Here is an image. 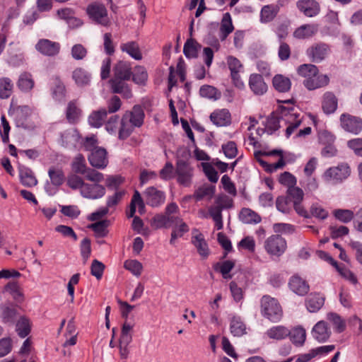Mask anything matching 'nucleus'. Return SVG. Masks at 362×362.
Instances as JSON below:
<instances>
[{
  "label": "nucleus",
  "mask_w": 362,
  "mask_h": 362,
  "mask_svg": "<svg viewBox=\"0 0 362 362\" xmlns=\"http://www.w3.org/2000/svg\"><path fill=\"white\" fill-rule=\"evenodd\" d=\"M199 94L203 98L212 100H218L221 94L215 87L209 85H204L199 89Z\"/></svg>",
  "instance_id": "603ef678"
},
{
  "label": "nucleus",
  "mask_w": 362,
  "mask_h": 362,
  "mask_svg": "<svg viewBox=\"0 0 362 362\" xmlns=\"http://www.w3.org/2000/svg\"><path fill=\"white\" fill-rule=\"evenodd\" d=\"M333 214L337 219L344 223L350 222L354 217V211L349 209H335Z\"/></svg>",
  "instance_id": "e2e57ef3"
},
{
  "label": "nucleus",
  "mask_w": 362,
  "mask_h": 362,
  "mask_svg": "<svg viewBox=\"0 0 362 362\" xmlns=\"http://www.w3.org/2000/svg\"><path fill=\"white\" fill-rule=\"evenodd\" d=\"M351 174L350 167L347 163H341L337 166L331 167L324 173V178L327 182H332L334 184L341 182Z\"/></svg>",
  "instance_id": "39448f33"
},
{
  "label": "nucleus",
  "mask_w": 362,
  "mask_h": 362,
  "mask_svg": "<svg viewBox=\"0 0 362 362\" xmlns=\"http://www.w3.org/2000/svg\"><path fill=\"white\" fill-rule=\"evenodd\" d=\"M107 114V110L105 108L93 111L88 117V123L91 127L98 128L100 127Z\"/></svg>",
  "instance_id": "a19ab883"
},
{
  "label": "nucleus",
  "mask_w": 362,
  "mask_h": 362,
  "mask_svg": "<svg viewBox=\"0 0 362 362\" xmlns=\"http://www.w3.org/2000/svg\"><path fill=\"white\" fill-rule=\"evenodd\" d=\"M16 330L21 338L27 337L31 330V323L25 317H21L16 325Z\"/></svg>",
  "instance_id": "49530a36"
},
{
  "label": "nucleus",
  "mask_w": 362,
  "mask_h": 362,
  "mask_svg": "<svg viewBox=\"0 0 362 362\" xmlns=\"http://www.w3.org/2000/svg\"><path fill=\"white\" fill-rule=\"evenodd\" d=\"M291 341L296 346H301L304 344L306 337L305 330L302 327H296L290 330L288 335Z\"/></svg>",
  "instance_id": "09e8293b"
},
{
  "label": "nucleus",
  "mask_w": 362,
  "mask_h": 362,
  "mask_svg": "<svg viewBox=\"0 0 362 362\" xmlns=\"http://www.w3.org/2000/svg\"><path fill=\"white\" fill-rule=\"evenodd\" d=\"M342 128L346 132L358 134L362 130V119L348 114H342L340 117Z\"/></svg>",
  "instance_id": "f8f14e48"
},
{
  "label": "nucleus",
  "mask_w": 362,
  "mask_h": 362,
  "mask_svg": "<svg viewBox=\"0 0 362 362\" xmlns=\"http://www.w3.org/2000/svg\"><path fill=\"white\" fill-rule=\"evenodd\" d=\"M264 247L269 255L279 257L286 251L287 244L281 235H272L265 240Z\"/></svg>",
  "instance_id": "423d86ee"
},
{
  "label": "nucleus",
  "mask_w": 362,
  "mask_h": 362,
  "mask_svg": "<svg viewBox=\"0 0 362 362\" xmlns=\"http://www.w3.org/2000/svg\"><path fill=\"white\" fill-rule=\"evenodd\" d=\"M296 6L300 12L308 17H314L320 11V4L315 0H299L296 3Z\"/></svg>",
  "instance_id": "a211bd4d"
},
{
  "label": "nucleus",
  "mask_w": 362,
  "mask_h": 362,
  "mask_svg": "<svg viewBox=\"0 0 362 362\" xmlns=\"http://www.w3.org/2000/svg\"><path fill=\"white\" fill-rule=\"evenodd\" d=\"M19 175L21 182L24 186L32 187L37 184V180L30 168L20 165Z\"/></svg>",
  "instance_id": "cd10ccee"
},
{
  "label": "nucleus",
  "mask_w": 362,
  "mask_h": 362,
  "mask_svg": "<svg viewBox=\"0 0 362 362\" xmlns=\"http://www.w3.org/2000/svg\"><path fill=\"white\" fill-rule=\"evenodd\" d=\"M51 93L52 98L57 101L63 100L66 96V90L65 85L57 76L52 79Z\"/></svg>",
  "instance_id": "c85d7f7f"
},
{
  "label": "nucleus",
  "mask_w": 362,
  "mask_h": 362,
  "mask_svg": "<svg viewBox=\"0 0 362 362\" xmlns=\"http://www.w3.org/2000/svg\"><path fill=\"white\" fill-rule=\"evenodd\" d=\"M18 315L17 308L11 304L0 305V317L4 323L12 325Z\"/></svg>",
  "instance_id": "4be33fe9"
},
{
  "label": "nucleus",
  "mask_w": 362,
  "mask_h": 362,
  "mask_svg": "<svg viewBox=\"0 0 362 362\" xmlns=\"http://www.w3.org/2000/svg\"><path fill=\"white\" fill-rule=\"evenodd\" d=\"M48 175L52 184L57 187L62 185L65 180L62 170L59 168H50L48 170Z\"/></svg>",
  "instance_id": "4d7b16f0"
},
{
  "label": "nucleus",
  "mask_w": 362,
  "mask_h": 362,
  "mask_svg": "<svg viewBox=\"0 0 362 362\" xmlns=\"http://www.w3.org/2000/svg\"><path fill=\"white\" fill-rule=\"evenodd\" d=\"M278 8L274 4L266 5L262 8L260 12V21L262 23L272 21L278 13Z\"/></svg>",
  "instance_id": "de8ad7c7"
},
{
  "label": "nucleus",
  "mask_w": 362,
  "mask_h": 362,
  "mask_svg": "<svg viewBox=\"0 0 362 362\" xmlns=\"http://www.w3.org/2000/svg\"><path fill=\"white\" fill-rule=\"evenodd\" d=\"M90 74L84 69L78 67L72 72V78L78 86H85L90 81Z\"/></svg>",
  "instance_id": "72a5a7b5"
},
{
  "label": "nucleus",
  "mask_w": 362,
  "mask_h": 362,
  "mask_svg": "<svg viewBox=\"0 0 362 362\" xmlns=\"http://www.w3.org/2000/svg\"><path fill=\"white\" fill-rule=\"evenodd\" d=\"M133 326L127 322H124L122 327L121 335L119 338V344L122 346H128L132 341V330Z\"/></svg>",
  "instance_id": "13d9d810"
},
{
  "label": "nucleus",
  "mask_w": 362,
  "mask_h": 362,
  "mask_svg": "<svg viewBox=\"0 0 362 362\" xmlns=\"http://www.w3.org/2000/svg\"><path fill=\"white\" fill-rule=\"evenodd\" d=\"M262 315L272 322H277L282 317V310L278 301L269 296L261 299Z\"/></svg>",
  "instance_id": "7ed1b4c3"
},
{
  "label": "nucleus",
  "mask_w": 362,
  "mask_h": 362,
  "mask_svg": "<svg viewBox=\"0 0 362 362\" xmlns=\"http://www.w3.org/2000/svg\"><path fill=\"white\" fill-rule=\"evenodd\" d=\"M132 80L138 85H145L148 79V74L144 66H137L132 73Z\"/></svg>",
  "instance_id": "864d4df0"
},
{
  "label": "nucleus",
  "mask_w": 362,
  "mask_h": 362,
  "mask_svg": "<svg viewBox=\"0 0 362 362\" xmlns=\"http://www.w3.org/2000/svg\"><path fill=\"white\" fill-rule=\"evenodd\" d=\"M89 18L95 23L104 27L110 25L111 21L108 17L107 10L105 6L97 2L90 4L86 8Z\"/></svg>",
  "instance_id": "20e7f679"
},
{
  "label": "nucleus",
  "mask_w": 362,
  "mask_h": 362,
  "mask_svg": "<svg viewBox=\"0 0 362 362\" xmlns=\"http://www.w3.org/2000/svg\"><path fill=\"white\" fill-rule=\"evenodd\" d=\"M215 193V187L208 184L203 185L198 187L193 194L194 198L197 201H200L204 197L211 199Z\"/></svg>",
  "instance_id": "c03bdc74"
},
{
  "label": "nucleus",
  "mask_w": 362,
  "mask_h": 362,
  "mask_svg": "<svg viewBox=\"0 0 362 362\" xmlns=\"http://www.w3.org/2000/svg\"><path fill=\"white\" fill-rule=\"evenodd\" d=\"M105 187L99 183H86L81 190V195L89 199H98L105 194Z\"/></svg>",
  "instance_id": "ddd939ff"
},
{
  "label": "nucleus",
  "mask_w": 362,
  "mask_h": 362,
  "mask_svg": "<svg viewBox=\"0 0 362 362\" xmlns=\"http://www.w3.org/2000/svg\"><path fill=\"white\" fill-rule=\"evenodd\" d=\"M115 78L130 79L132 75L130 64L127 62H118L113 69Z\"/></svg>",
  "instance_id": "c756f323"
},
{
  "label": "nucleus",
  "mask_w": 362,
  "mask_h": 362,
  "mask_svg": "<svg viewBox=\"0 0 362 362\" xmlns=\"http://www.w3.org/2000/svg\"><path fill=\"white\" fill-rule=\"evenodd\" d=\"M338 105V100L334 93L326 92L322 97V107L325 114L334 113Z\"/></svg>",
  "instance_id": "bb28decb"
},
{
  "label": "nucleus",
  "mask_w": 362,
  "mask_h": 362,
  "mask_svg": "<svg viewBox=\"0 0 362 362\" xmlns=\"http://www.w3.org/2000/svg\"><path fill=\"white\" fill-rule=\"evenodd\" d=\"M248 85L251 91L256 95H262L268 90L262 76L258 74H252L249 77Z\"/></svg>",
  "instance_id": "f3484780"
},
{
  "label": "nucleus",
  "mask_w": 362,
  "mask_h": 362,
  "mask_svg": "<svg viewBox=\"0 0 362 362\" xmlns=\"http://www.w3.org/2000/svg\"><path fill=\"white\" fill-rule=\"evenodd\" d=\"M330 47L325 42L313 44L306 50L307 56L313 62H322L330 53Z\"/></svg>",
  "instance_id": "1a4fd4ad"
},
{
  "label": "nucleus",
  "mask_w": 362,
  "mask_h": 362,
  "mask_svg": "<svg viewBox=\"0 0 362 362\" xmlns=\"http://www.w3.org/2000/svg\"><path fill=\"white\" fill-rule=\"evenodd\" d=\"M175 174L177 182L185 187H189L192 183L193 169L188 163L178 160L176 163Z\"/></svg>",
  "instance_id": "6e6552de"
},
{
  "label": "nucleus",
  "mask_w": 362,
  "mask_h": 362,
  "mask_svg": "<svg viewBox=\"0 0 362 362\" xmlns=\"http://www.w3.org/2000/svg\"><path fill=\"white\" fill-rule=\"evenodd\" d=\"M282 106L279 105V112H273L267 119L266 129L269 134H272L280 127L279 123L280 121H282L281 117V107Z\"/></svg>",
  "instance_id": "a18cd8bd"
},
{
  "label": "nucleus",
  "mask_w": 362,
  "mask_h": 362,
  "mask_svg": "<svg viewBox=\"0 0 362 362\" xmlns=\"http://www.w3.org/2000/svg\"><path fill=\"white\" fill-rule=\"evenodd\" d=\"M318 30V26L315 24H306L297 28L293 33L295 37L305 39L315 35Z\"/></svg>",
  "instance_id": "473e14b6"
},
{
  "label": "nucleus",
  "mask_w": 362,
  "mask_h": 362,
  "mask_svg": "<svg viewBox=\"0 0 362 362\" xmlns=\"http://www.w3.org/2000/svg\"><path fill=\"white\" fill-rule=\"evenodd\" d=\"M286 197L293 203V207L296 212L305 218L308 217V213L301 204L304 197V192L302 189L296 185L287 189Z\"/></svg>",
  "instance_id": "0eeeda50"
},
{
  "label": "nucleus",
  "mask_w": 362,
  "mask_h": 362,
  "mask_svg": "<svg viewBox=\"0 0 362 362\" xmlns=\"http://www.w3.org/2000/svg\"><path fill=\"white\" fill-rule=\"evenodd\" d=\"M124 267L134 275L139 276L142 272V264L136 259H129L124 262Z\"/></svg>",
  "instance_id": "69168bd1"
},
{
  "label": "nucleus",
  "mask_w": 362,
  "mask_h": 362,
  "mask_svg": "<svg viewBox=\"0 0 362 362\" xmlns=\"http://www.w3.org/2000/svg\"><path fill=\"white\" fill-rule=\"evenodd\" d=\"M327 318L333 325L336 332L341 333L344 331L345 322L337 313H329L327 314Z\"/></svg>",
  "instance_id": "052dcab7"
},
{
  "label": "nucleus",
  "mask_w": 362,
  "mask_h": 362,
  "mask_svg": "<svg viewBox=\"0 0 362 362\" xmlns=\"http://www.w3.org/2000/svg\"><path fill=\"white\" fill-rule=\"evenodd\" d=\"M329 81V79L327 75L317 74L315 76L305 79L303 84L308 90H312L327 86Z\"/></svg>",
  "instance_id": "393cba45"
},
{
  "label": "nucleus",
  "mask_w": 362,
  "mask_h": 362,
  "mask_svg": "<svg viewBox=\"0 0 362 362\" xmlns=\"http://www.w3.org/2000/svg\"><path fill=\"white\" fill-rule=\"evenodd\" d=\"M85 182L83 180L76 174H71L68 176L67 185L72 189H80L82 190Z\"/></svg>",
  "instance_id": "774afa93"
},
{
  "label": "nucleus",
  "mask_w": 362,
  "mask_h": 362,
  "mask_svg": "<svg viewBox=\"0 0 362 362\" xmlns=\"http://www.w3.org/2000/svg\"><path fill=\"white\" fill-rule=\"evenodd\" d=\"M1 123L0 135L2 141L4 144H6L9 141V132L11 130V127L4 115H2L1 117Z\"/></svg>",
  "instance_id": "338daca9"
},
{
  "label": "nucleus",
  "mask_w": 362,
  "mask_h": 362,
  "mask_svg": "<svg viewBox=\"0 0 362 362\" xmlns=\"http://www.w3.org/2000/svg\"><path fill=\"white\" fill-rule=\"evenodd\" d=\"M88 159L90 164L98 169H104L108 164L107 151L103 148H94L88 156Z\"/></svg>",
  "instance_id": "4468645a"
},
{
  "label": "nucleus",
  "mask_w": 362,
  "mask_h": 362,
  "mask_svg": "<svg viewBox=\"0 0 362 362\" xmlns=\"http://www.w3.org/2000/svg\"><path fill=\"white\" fill-rule=\"evenodd\" d=\"M273 86L280 93H286L290 90L291 81L289 78L281 74H276L272 80Z\"/></svg>",
  "instance_id": "f704fd0d"
},
{
  "label": "nucleus",
  "mask_w": 362,
  "mask_h": 362,
  "mask_svg": "<svg viewBox=\"0 0 362 362\" xmlns=\"http://www.w3.org/2000/svg\"><path fill=\"white\" fill-rule=\"evenodd\" d=\"M230 331L234 337L246 334V326L239 316H233L230 320Z\"/></svg>",
  "instance_id": "e433bc0d"
},
{
  "label": "nucleus",
  "mask_w": 362,
  "mask_h": 362,
  "mask_svg": "<svg viewBox=\"0 0 362 362\" xmlns=\"http://www.w3.org/2000/svg\"><path fill=\"white\" fill-rule=\"evenodd\" d=\"M227 64L230 71V76L233 84L238 88L244 87V83L241 81L240 72L243 71V65L239 59L237 58L229 56L227 57Z\"/></svg>",
  "instance_id": "9b49d317"
},
{
  "label": "nucleus",
  "mask_w": 362,
  "mask_h": 362,
  "mask_svg": "<svg viewBox=\"0 0 362 362\" xmlns=\"http://www.w3.org/2000/svg\"><path fill=\"white\" fill-rule=\"evenodd\" d=\"M290 329L283 325L273 326L268 329L265 334L272 339L282 340L288 337Z\"/></svg>",
  "instance_id": "7c9ffc66"
},
{
  "label": "nucleus",
  "mask_w": 362,
  "mask_h": 362,
  "mask_svg": "<svg viewBox=\"0 0 362 362\" xmlns=\"http://www.w3.org/2000/svg\"><path fill=\"white\" fill-rule=\"evenodd\" d=\"M281 103L287 105V106L281 107V120L288 125L286 129V136L288 138L301 124V117L298 110L291 104V100Z\"/></svg>",
  "instance_id": "f03ea898"
},
{
  "label": "nucleus",
  "mask_w": 362,
  "mask_h": 362,
  "mask_svg": "<svg viewBox=\"0 0 362 362\" xmlns=\"http://www.w3.org/2000/svg\"><path fill=\"white\" fill-rule=\"evenodd\" d=\"M32 115V109L27 106H20L15 111V122L16 126L27 129L30 127L29 117Z\"/></svg>",
  "instance_id": "6ab92c4d"
},
{
  "label": "nucleus",
  "mask_w": 362,
  "mask_h": 362,
  "mask_svg": "<svg viewBox=\"0 0 362 362\" xmlns=\"http://www.w3.org/2000/svg\"><path fill=\"white\" fill-rule=\"evenodd\" d=\"M35 49L43 55L53 57L59 52L60 45L47 39H40L35 45Z\"/></svg>",
  "instance_id": "2eb2a0df"
},
{
  "label": "nucleus",
  "mask_w": 362,
  "mask_h": 362,
  "mask_svg": "<svg viewBox=\"0 0 362 362\" xmlns=\"http://www.w3.org/2000/svg\"><path fill=\"white\" fill-rule=\"evenodd\" d=\"M201 45L194 39H188L184 45L183 52L187 58H196Z\"/></svg>",
  "instance_id": "37998d69"
},
{
  "label": "nucleus",
  "mask_w": 362,
  "mask_h": 362,
  "mask_svg": "<svg viewBox=\"0 0 362 362\" xmlns=\"http://www.w3.org/2000/svg\"><path fill=\"white\" fill-rule=\"evenodd\" d=\"M146 204L151 207L161 206L165 200V193L154 187H149L144 192Z\"/></svg>",
  "instance_id": "9d476101"
},
{
  "label": "nucleus",
  "mask_w": 362,
  "mask_h": 362,
  "mask_svg": "<svg viewBox=\"0 0 362 362\" xmlns=\"http://www.w3.org/2000/svg\"><path fill=\"white\" fill-rule=\"evenodd\" d=\"M240 220L246 224H257L261 222V216L249 208H243L239 214Z\"/></svg>",
  "instance_id": "2f4dec72"
},
{
  "label": "nucleus",
  "mask_w": 362,
  "mask_h": 362,
  "mask_svg": "<svg viewBox=\"0 0 362 362\" xmlns=\"http://www.w3.org/2000/svg\"><path fill=\"white\" fill-rule=\"evenodd\" d=\"M58 16L66 21L68 24L71 23V21L76 22L75 25H82L80 19L74 17V12L71 8H64L57 11Z\"/></svg>",
  "instance_id": "5fc2aeb1"
},
{
  "label": "nucleus",
  "mask_w": 362,
  "mask_h": 362,
  "mask_svg": "<svg viewBox=\"0 0 362 362\" xmlns=\"http://www.w3.org/2000/svg\"><path fill=\"white\" fill-rule=\"evenodd\" d=\"M5 290L9 293L13 298L18 303H21L24 299L22 289L17 281H9L5 286Z\"/></svg>",
  "instance_id": "79ce46f5"
},
{
  "label": "nucleus",
  "mask_w": 362,
  "mask_h": 362,
  "mask_svg": "<svg viewBox=\"0 0 362 362\" xmlns=\"http://www.w3.org/2000/svg\"><path fill=\"white\" fill-rule=\"evenodd\" d=\"M288 286L290 289L298 296H305L310 290L307 281L298 275H293L291 277Z\"/></svg>",
  "instance_id": "aec40b11"
},
{
  "label": "nucleus",
  "mask_w": 362,
  "mask_h": 362,
  "mask_svg": "<svg viewBox=\"0 0 362 362\" xmlns=\"http://www.w3.org/2000/svg\"><path fill=\"white\" fill-rule=\"evenodd\" d=\"M234 30L231 16L229 13L223 14L220 27V38L225 40Z\"/></svg>",
  "instance_id": "c9c22d12"
},
{
  "label": "nucleus",
  "mask_w": 362,
  "mask_h": 362,
  "mask_svg": "<svg viewBox=\"0 0 362 362\" xmlns=\"http://www.w3.org/2000/svg\"><path fill=\"white\" fill-rule=\"evenodd\" d=\"M80 136L77 130L71 129L66 130L62 134V144L65 147H74L78 144Z\"/></svg>",
  "instance_id": "4c0bfd02"
},
{
  "label": "nucleus",
  "mask_w": 362,
  "mask_h": 362,
  "mask_svg": "<svg viewBox=\"0 0 362 362\" xmlns=\"http://www.w3.org/2000/svg\"><path fill=\"white\" fill-rule=\"evenodd\" d=\"M297 71L300 76L308 79L310 77L315 76L319 71L315 65L305 64L298 66Z\"/></svg>",
  "instance_id": "6e6d98bb"
},
{
  "label": "nucleus",
  "mask_w": 362,
  "mask_h": 362,
  "mask_svg": "<svg viewBox=\"0 0 362 362\" xmlns=\"http://www.w3.org/2000/svg\"><path fill=\"white\" fill-rule=\"evenodd\" d=\"M210 119L216 126H226L230 123V114L226 109L216 110L211 114Z\"/></svg>",
  "instance_id": "a878e982"
},
{
  "label": "nucleus",
  "mask_w": 362,
  "mask_h": 362,
  "mask_svg": "<svg viewBox=\"0 0 362 362\" xmlns=\"http://www.w3.org/2000/svg\"><path fill=\"white\" fill-rule=\"evenodd\" d=\"M12 88L13 84L9 78H0V98H8L12 93Z\"/></svg>",
  "instance_id": "680f3d73"
},
{
  "label": "nucleus",
  "mask_w": 362,
  "mask_h": 362,
  "mask_svg": "<svg viewBox=\"0 0 362 362\" xmlns=\"http://www.w3.org/2000/svg\"><path fill=\"white\" fill-rule=\"evenodd\" d=\"M144 111L139 105H135L131 110L126 111L120 121L119 138L125 139L129 137L136 127L144 124Z\"/></svg>",
  "instance_id": "f257e3e1"
},
{
  "label": "nucleus",
  "mask_w": 362,
  "mask_h": 362,
  "mask_svg": "<svg viewBox=\"0 0 362 362\" xmlns=\"http://www.w3.org/2000/svg\"><path fill=\"white\" fill-rule=\"evenodd\" d=\"M192 243L202 257L206 258L209 256V249L207 243L204 235L197 228H194L192 231Z\"/></svg>",
  "instance_id": "dca6fc26"
},
{
  "label": "nucleus",
  "mask_w": 362,
  "mask_h": 362,
  "mask_svg": "<svg viewBox=\"0 0 362 362\" xmlns=\"http://www.w3.org/2000/svg\"><path fill=\"white\" fill-rule=\"evenodd\" d=\"M325 303V297L320 293H310L305 299V305L310 313H316Z\"/></svg>",
  "instance_id": "b1692460"
},
{
  "label": "nucleus",
  "mask_w": 362,
  "mask_h": 362,
  "mask_svg": "<svg viewBox=\"0 0 362 362\" xmlns=\"http://www.w3.org/2000/svg\"><path fill=\"white\" fill-rule=\"evenodd\" d=\"M88 168L83 156L78 155L75 158L72 163V170L75 173L83 175Z\"/></svg>",
  "instance_id": "0e129e2a"
},
{
  "label": "nucleus",
  "mask_w": 362,
  "mask_h": 362,
  "mask_svg": "<svg viewBox=\"0 0 362 362\" xmlns=\"http://www.w3.org/2000/svg\"><path fill=\"white\" fill-rule=\"evenodd\" d=\"M110 225V221L102 220L94 223L90 226V228L95 232L97 238L105 237L107 234V227Z\"/></svg>",
  "instance_id": "3c124183"
},
{
  "label": "nucleus",
  "mask_w": 362,
  "mask_h": 362,
  "mask_svg": "<svg viewBox=\"0 0 362 362\" xmlns=\"http://www.w3.org/2000/svg\"><path fill=\"white\" fill-rule=\"evenodd\" d=\"M81 115V110L78 107V105L76 100L70 101L68 103L66 116L69 122L75 124L76 123Z\"/></svg>",
  "instance_id": "58836bf2"
},
{
  "label": "nucleus",
  "mask_w": 362,
  "mask_h": 362,
  "mask_svg": "<svg viewBox=\"0 0 362 362\" xmlns=\"http://www.w3.org/2000/svg\"><path fill=\"white\" fill-rule=\"evenodd\" d=\"M276 207L280 212L288 214L291 211L293 204L286 196H279L276 200Z\"/></svg>",
  "instance_id": "bf43d9fd"
},
{
  "label": "nucleus",
  "mask_w": 362,
  "mask_h": 362,
  "mask_svg": "<svg viewBox=\"0 0 362 362\" xmlns=\"http://www.w3.org/2000/svg\"><path fill=\"white\" fill-rule=\"evenodd\" d=\"M129 79H123L113 77L110 81L111 88L113 93L121 94L126 98H130L132 93L126 83Z\"/></svg>",
  "instance_id": "412c9836"
},
{
  "label": "nucleus",
  "mask_w": 362,
  "mask_h": 362,
  "mask_svg": "<svg viewBox=\"0 0 362 362\" xmlns=\"http://www.w3.org/2000/svg\"><path fill=\"white\" fill-rule=\"evenodd\" d=\"M312 334L319 342L327 341L330 335L331 331L325 321L318 322L313 328Z\"/></svg>",
  "instance_id": "5701e85b"
},
{
  "label": "nucleus",
  "mask_w": 362,
  "mask_h": 362,
  "mask_svg": "<svg viewBox=\"0 0 362 362\" xmlns=\"http://www.w3.org/2000/svg\"><path fill=\"white\" fill-rule=\"evenodd\" d=\"M18 88L25 92L30 90L34 86V81L29 73H23L20 75L18 81Z\"/></svg>",
  "instance_id": "8fccbe9b"
},
{
  "label": "nucleus",
  "mask_w": 362,
  "mask_h": 362,
  "mask_svg": "<svg viewBox=\"0 0 362 362\" xmlns=\"http://www.w3.org/2000/svg\"><path fill=\"white\" fill-rule=\"evenodd\" d=\"M120 49L122 52H127L133 59L136 60H140L142 59V54L141 53L139 45L134 41L123 43L120 46Z\"/></svg>",
  "instance_id": "ea45409f"
}]
</instances>
